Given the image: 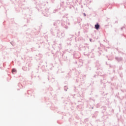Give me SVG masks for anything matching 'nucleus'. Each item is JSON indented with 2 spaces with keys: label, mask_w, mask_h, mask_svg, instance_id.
Masks as SVG:
<instances>
[{
  "label": "nucleus",
  "mask_w": 126,
  "mask_h": 126,
  "mask_svg": "<svg viewBox=\"0 0 126 126\" xmlns=\"http://www.w3.org/2000/svg\"><path fill=\"white\" fill-rule=\"evenodd\" d=\"M94 28H95V29H96V30H98V29H99V28H100V25H98V24L97 23L96 25H95V26H94Z\"/></svg>",
  "instance_id": "f257e3e1"
},
{
  "label": "nucleus",
  "mask_w": 126,
  "mask_h": 126,
  "mask_svg": "<svg viewBox=\"0 0 126 126\" xmlns=\"http://www.w3.org/2000/svg\"><path fill=\"white\" fill-rule=\"evenodd\" d=\"M12 72H16V70H15V69H13L12 70Z\"/></svg>",
  "instance_id": "f03ea898"
}]
</instances>
